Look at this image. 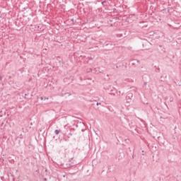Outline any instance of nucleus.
I'll use <instances>...</instances> for the list:
<instances>
[{"mask_svg": "<svg viewBox=\"0 0 181 181\" xmlns=\"http://www.w3.org/2000/svg\"><path fill=\"white\" fill-rule=\"evenodd\" d=\"M116 69H118V66H116Z\"/></svg>", "mask_w": 181, "mask_h": 181, "instance_id": "obj_6", "label": "nucleus"}, {"mask_svg": "<svg viewBox=\"0 0 181 181\" xmlns=\"http://www.w3.org/2000/svg\"><path fill=\"white\" fill-rule=\"evenodd\" d=\"M40 100H45V98L43 97H40Z\"/></svg>", "mask_w": 181, "mask_h": 181, "instance_id": "obj_3", "label": "nucleus"}, {"mask_svg": "<svg viewBox=\"0 0 181 181\" xmlns=\"http://www.w3.org/2000/svg\"><path fill=\"white\" fill-rule=\"evenodd\" d=\"M60 132H61V130L56 129V130L54 131L55 135H59V134H60Z\"/></svg>", "mask_w": 181, "mask_h": 181, "instance_id": "obj_1", "label": "nucleus"}, {"mask_svg": "<svg viewBox=\"0 0 181 181\" xmlns=\"http://www.w3.org/2000/svg\"><path fill=\"white\" fill-rule=\"evenodd\" d=\"M128 95H129V96H127L126 98H128V97H129H129H132V94H129Z\"/></svg>", "mask_w": 181, "mask_h": 181, "instance_id": "obj_2", "label": "nucleus"}, {"mask_svg": "<svg viewBox=\"0 0 181 181\" xmlns=\"http://www.w3.org/2000/svg\"><path fill=\"white\" fill-rule=\"evenodd\" d=\"M100 104H101V103H96V105H100Z\"/></svg>", "mask_w": 181, "mask_h": 181, "instance_id": "obj_5", "label": "nucleus"}, {"mask_svg": "<svg viewBox=\"0 0 181 181\" xmlns=\"http://www.w3.org/2000/svg\"><path fill=\"white\" fill-rule=\"evenodd\" d=\"M44 100H49V98L45 97V98H44Z\"/></svg>", "mask_w": 181, "mask_h": 181, "instance_id": "obj_4", "label": "nucleus"}]
</instances>
